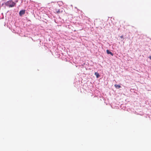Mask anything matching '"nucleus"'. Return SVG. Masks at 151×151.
I'll list each match as a JSON object with an SVG mask.
<instances>
[{"instance_id": "obj_1", "label": "nucleus", "mask_w": 151, "mask_h": 151, "mask_svg": "<svg viewBox=\"0 0 151 151\" xmlns=\"http://www.w3.org/2000/svg\"><path fill=\"white\" fill-rule=\"evenodd\" d=\"M6 5L10 7H14L15 4V3L12 1H7L6 4Z\"/></svg>"}, {"instance_id": "obj_2", "label": "nucleus", "mask_w": 151, "mask_h": 151, "mask_svg": "<svg viewBox=\"0 0 151 151\" xmlns=\"http://www.w3.org/2000/svg\"><path fill=\"white\" fill-rule=\"evenodd\" d=\"M25 13V10H22L20 11L19 12V14L20 16H22V15L24 14Z\"/></svg>"}, {"instance_id": "obj_3", "label": "nucleus", "mask_w": 151, "mask_h": 151, "mask_svg": "<svg viewBox=\"0 0 151 151\" xmlns=\"http://www.w3.org/2000/svg\"><path fill=\"white\" fill-rule=\"evenodd\" d=\"M106 51L107 53L108 54H110L112 56H113V54L112 53V52H111L109 50H106Z\"/></svg>"}, {"instance_id": "obj_4", "label": "nucleus", "mask_w": 151, "mask_h": 151, "mask_svg": "<svg viewBox=\"0 0 151 151\" xmlns=\"http://www.w3.org/2000/svg\"><path fill=\"white\" fill-rule=\"evenodd\" d=\"M114 86L115 87V88H119L121 87V86L120 85L116 84L114 85Z\"/></svg>"}, {"instance_id": "obj_5", "label": "nucleus", "mask_w": 151, "mask_h": 151, "mask_svg": "<svg viewBox=\"0 0 151 151\" xmlns=\"http://www.w3.org/2000/svg\"><path fill=\"white\" fill-rule=\"evenodd\" d=\"M95 75L96 76L97 78H99L100 76L99 74L97 72H95Z\"/></svg>"}, {"instance_id": "obj_6", "label": "nucleus", "mask_w": 151, "mask_h": 151, "mask_svg": "<svg viewBox=\"0 0 151 151\" xmlns=\"http://www.w3.org/2000/svg\"><path fill=\"white\" fill-rule=\"evenodd\" d=\"M120 37L121 38H123V36H120Z\"/></svg>"}, {"instance_id": "obj_7", "label": "nucleus", "mask_w": 151, "mask_h": 151, "mask_svg": "<svg viewBox=\"0 0 151 151\" xmlns=\"http://www.w3.org/2000/svg\"><path fill=\"white\" fill-rule=\"evenodd\" d=\"M149 58L151 60V56H150Z\"/></svg>"}]
</instances>
